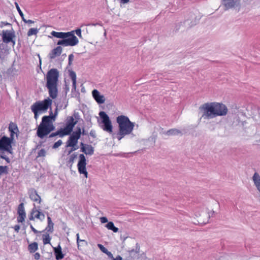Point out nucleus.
<instances>
[{
  "label": "nucleus",
  "mask_w": 260,
  "mask_h": 260,
  "mask_svg": "<svg viewBox=\"0 0 260 260\" xmlns=\"http://www.w3.org/2000/svg\"><path fill=\"white\" fill-rule=\"evenodd\" d=\"M199 109L203 112L202 117L206 119L225 116L228 112V108L224 104L217 102L206 103L202 105Z\"/></svg>",
  "instance_id": "f257e3e1"
},
{
  "label": "nucleus",
  "mask_w": 260,
  "mask_h": 260,
  "mask_svg": "<svg viewBox=\"0 0 260 260\" xmlns=\"http://www.w3.org/2000/svg\"><path fill=\"white\" fill-rule=\"evenodd\" d=\"M58 77L59 72L56 69L50 70L47 74L46 86L48 89L49 96L52 99H55L57 96V83Z\"/></svg>",
  "instance_id": "f03ea898"
},
{
  "label": "nucleus",
  "mask_w": 260,
  "mask_h": 260,
  "mask_svg": "<svg viewBox=\"0 0 260 260\" xmlns=\"http://www.w3.org/2000/svg\"><path fill=\"white\" fill-rule=\"evenodd\" d=\"M116 122L118 124L119 131L117 138L120 140L125 136L132 133L135 127L134 123L131 122L128 117L120 115L117 117Z\"/></svg>",
  "instance_id": "7ed1b4c3"
},
{
  "label": "nucleus",
  "mask_w": 260,
  "mask_h": 260,
  "mask_svg": "<svg viewBox=\"0 0 260 260\" xmlns=\"http://www.w3.org/2000/svg\"><path fill=\"white\" fill-rule=\"evenodd\" d=\"M51 34L54 37L62 39L58 41V45L74 46L79 42L78 38L74 35V31L67 32L52 31Z\"/></svg>",
  "instance_id": "20e7f679"
},
{
  "label": "nucleus",
  "mask_w": 260,
  "mask_h": 260,
  "mask_svg": "<svg viewBox=\"0 0 260 260\" xmlns=\"http://www.w3.org/2000/svg\"><path fill=\"white\" fill-rule=\"evenodd\" d=\"M13 141L14 140L6 136L0 137V157L5 159L7 163L10 162V159L8 155H10L11 158L14 156L12 146Z\"/></svg>",
  "instance_id": "39448f33"
},
{
  "label": "nucleus",
  "mask_w": 260,
  "mask_h": 260,
  "mask_svg": "<svg viewBox=\"0 0 260 260\" xmlns=\"http://www.w3.org/2000/svg\"><path fill=\"white\" fill-rule=\"evenodd\" d=\"M55 115L44 116L43 117L42 122L40 124L37 131L39 137L43 139L45 136L53 131L55 127L52 121L55 120Z\"/></svg>",
  "instance_id": "423d86ee"
},
{
  "label": "nucleus",
  "mask_w": 260,
  "mask_h": 260,
  "mask_svg": "<svg viewBox=\"0 0 260 260\" xmlns=\"http://www.w3.org/2000/svg\"><path fill=\"white\" fill-rule=\"evenodd\" d=\"M81 134V128L80 127H77L76 131L74 132L72 135L69 138V139L66 143V147H72V150L70 152L77 149V148L76 147V146L78 143V140L80 138Z\"/></svg>",
  "instance_id": "0eeeda50"
},
{
  "label": "nucleus",
  "mask_w": 260,
  "mask_h": 260,
  "mask_svg": "<svg viewBox=\"0 0 260 260\" xmlns=\"http://www.w3.org/2000/svg\"><path fill=\"white\" fill-rule=\"evenodd\" d=\"M52 100L48 98L43 101L36 102L34 104V113L37 115V113H42L46 111L51 106Z\"/></svg>",
  "instance_id": "6e6552de"
},
{
  "label": "nucleus",
  "mask_w": 260,
  "mask_h": 260,
  "mask_svg": "<svg viewBox=\"0 0 260 260\" xmlns=\"http://www.w3.org/2000/svg\"><path fill=\"white\" fill-rule=\"evenodd\" d=\"M99 115L102 119V123L104 124L103 130L109 133H112L113 132V126L108 115L105 112L102 111L100 112Z\"/></svg>",
  "instance_id": "1a4fd4ad"
},
{
  "label": "nucleus",
  "mask_w": 260,
  "mask_h": 260,
  "mask_svg": "<svg viewBox=\"0 0 260 260\" xmlns=\"http://www.w3.org/2000/svg\"><path fill=\"white\" fill-rule=\"evenodd\" d=\"M79 160L77 165L79 173L80 174H84L85 177L87 178L88 173L86 169L87 163L84 155L83 154H80L79 156Z\"/></svg>",
  "instance_id": "9d476101"
},
{
  "label": "nucleus",
  "mask_w": 260,
  "mask_h": 260,
  "mask_svg": "<svg viewBox=\"0 0 260 260\" xmlns=\"http://www.w3.org/2000/svg\"><path fill=\"white\" fill-rule=\"evenodd\" d=\"M77 121H74V118L70 116L68 118L66 126L63 128L64 134L69 135L72 132L74 126L76 124Z\"/></svg>",
  "instance_id": "9b49d317"
},
{
  "label": "nucleus",
  "mask_w": 260,
  "mask_h": 260,
  "mask_svg": "<svg viewBox=\"0 0 260 260\" xmlns=\"http://www.w3.org/2000/svg\"><path fill=\"white\" fill-rule=\"evenodd\" d=\"M8 130L10 133V137L9 138L14 140L15 137H18L19 133L17 124L15 123L11 122L9 124Z\"/></svg>",
  "instance_id": "f8f14e48"
},
{
  "label": "nucleus",
  "mask_w": 260,
  "mask_h": 260,
  "mask_svg": "<svg viewBox=\"0 0 260 260\" xmlns=\"http://www.w3.org/2000/svg\"><path fill=\"white\" fill-rule=\"evenodd\" d=\"M14 32L9 30H3L2 31V39L3 41L5 43H9L10 42H13L14 44V41H13V38L14 37Z\"/></svg>",
  "instance_id": "ddd939ff"
},
{
  "label": "nucleus",
  "mask_w": 260,
  "mask_h": 260,
  "mask_svg": "<svg viewBox=\"0 0 260 260\" xmlns=\"http://www.w3.org/2000/svg\"><path fill=\"white\" fill-rule=\"evenodd\" d=\"M226 9L235 8L240 6V0H221Z\"/></svg>",
  "instance_id": "4468645a"
},
{
  "label": "nucleus",
  "mask_w": 260,
  "mask_h": 260,
  "mask_svg": "<svg viewBox=\"0 0 260 260\" xmlns=\"http://www.w3.org/2000/svg\"><path fill=\"white\" fill-rule=\"evenodd\" d=\"M93 99L98 104H103L105 102V98L103 95H101L97 89H94L92 91Z\"/></svg>",
  "instance_id": "2eb2a0df"
},
{
  "label": "nucleus",
  "mask_w": 260,
  "mask_h": 260,
  "mask_svg": "<svg viewBox=\"0 0 260 260\" xmlns=\"http://www.w3.org/2000/svg\"><path fill=\"white\" fill-rule=\"evenodd\" d=\"M81 151L86 155H91L94 153V149L91 145L81 143Z\"/></svg>",
  "instance_id": "dca6fc26"
},
{
  "label": "nucleus",
  "mask_w": 260,
  "mask_h": 260,
  "mask_svg": "<svg viewBox=\"0 0 260 260\" xmlns=\"http://www.w3.org/2000/svg\"><path fill=\"white\" fill-rule=\"evenodd\" d=\"M62 51V49L60 46H57L56 48L52 50L51 52L49 53V57L50 58L53 59L57 56H59Z\"/></svg>",
  "instance_id": "f3484780"
},
{
  "label": "nucleus",
  "mask_w": 260,
  "mask_h": 260,
  "mask_svg": "<svg viewBox=\"0 0 260 260\" xmlns=\"http://www.w3.org/2000/svg\"><path fill=\"white\" fill-rule=\"evenodd\" d=\"M54 251L56 259L59 260L63 258L64 255L62 253L60 246L58 245V247L54 248Z\"/></svg>",
  "instance_id": "a211bd4d"
},
{
  "label": "nucleus",
  "mask_w": 260,
  "mask_h": 260,
  "mask_svg": "<svg viewBox=\"0 0 260 260\" xmlns=\"http://www.w3.org/2000/svg\"><path fill=\"white\" fill-rule=\"evenodd\" d=\"M253 181L257 189L260 192V176L257 173H255L253 176Z\"/></svg>",
  "instance_id": "6ab92c4d"
},
{
  "label": "nucleus",
  "mask_w": 260,
  "mask_h": 260,
  "mask_svg": "<svg viewBox=\"0 0 260 260\" xmlns=\"http://www.w3.org/2000/svg\"><path fill=\"white\" fill-rule=\"evenodd\" d=\"M77 237V243L78 245V248L80 249V247L84 246L87 245V242L85 240H81L79 239V234L78 233L76 235Z\"/></svg>",
  "instance_id": "aec40b11"
},
{
  "label": "nucleus",
  "mask_w": 260,
  "mask_h": 260,
  "mask_svg": "<svg viewBox=\"0 0 260 260\" xmlns=\"http://www.w3.org/2000/svg\"><path fill=\"white\" fill-rule=\"evenodd\" d=\"M70 77L73 82V88L75 90L76 89V74L74 72L71 71L70 73Z\"/></svg>",
  "instance_id": "412c9836"
},
{
  "label": "nucleus",
  "mask_w": 260,
  "mask_h": 260,
  "mask_svg": "<svg viewBox=\"0 0 260 260\" xmlns=\"http://www.w3.org/2000/svg\"><path fill=\"white\" fill-rule=\"evenodd\" d=\"M64 131H63V128H60L59 130L57 131V132L51 134L49 135V137L50 138L53 137H55V136H56L58 135H59L60 137H62L64 136H67V135L64 134Z\"/></svg>",
  "instance_id": "4be33fe9"
},
{
  "label": "nucleus",
  "mask_w": 260,
  "mask_h": 260,
  "mask_svg": "<svg viewBox=\"0 0 260 260\" xmlns=\"http://www.w3.org/2000/svg\"><path fill=\"white\" fill-rule=\"evenodd\" d=\"M106 227L108 229L113 231L114 233L118 231V229L114 226V223L110 221L106 225Z\"/></svg>",
  "instance_id": "5701e85b"
},
{
  "label": "nucleus",
  "mask_w": 260,
  "mask_h": 260,
  "mask_svg": "<svg viewBox=\"0 0 260 260\" xmlns=\"http://www.w3.org/2000/svg\"><path fill=\"white\" fill-rule=\"evenodd\" d=\"M18 214H26L24 210V204L21 203L18 206L17 209Z\"/></svg>",
  "instance_id": "b1692460"
},
{
  "label": "nucleus",
  "mask_w": 260,
  "mask_h": 260,
  "mask_svg": "<svg viewBox=\"0 0 260 260\" xmlns=\"http://www.w3.org/2000/svg\"><path fill=\"white\" fill-rule=\"evenodd\" d=\"M50 238L48 234L43 235V242L44 244L50 243Z\"/></svg>",
  "instance_id": "393cba45"
},
{
  "label": "nucleus",
  "mask_w": 260,
  "mask_h": 260,
  "mask_svg": "<svg viewBox=\"0 0 260 260\" xmlns=\"http://www.w3.org/2000/svg\"><path fill=\"white\" fill-rule=\"evenodd\" d=\"M35 217L40 220H43L45 219V215L41 212L37 211V213L35 215Z\"/></svg>",
  "instance_id": "a878e982"
},
{
  "label": "nucleus",
  "mask_w": 260,
  "mask_h": 260,
  "mask_svg": "<svg viewBox=\"0 0 260 260\" xmlns=\"http://www.w3.org/2000/svg\"><path fill=\"white\" fill-rule=\"evenodd\" d=\"M180 132L176 129H171L167 132V134L169 135H176L180 134Z\"/></svg>",
  "instance_id": "bb28decb"
},
{
  "label": "nucleus",
  "mask_w": 260,
  "mask_h": 260,
  "mask_svg": "<svg viewBox=\"0 0 260 260\" xmlns=\"http://www.w3.org/2000/svg\"><path fill=\"white\" fill-rule=\"evenodd\" d=\"M17 221L18 222H22L24 221L26 218V214H18Z\"/></svg>",
  "instance_id": "cd10ccee"
},
{
  "label": "nucleus",
  "mask_w": 260,
  "mask_h": 260,
  "mask_svg": "<svg viewBox=\"0 0 260 260\" xmlns=\"http://www.w3.org/2000/svg\"><path fill=\"white\" fill-rule=\"evenodd\" d=\"M8 173V167L0 166V176Z\"/></svg>",
  "instance_id": "c85d7f7f"
},
{
  "label": "nucleus",
  "mask_w": 260,
  "mask_h": 260,
  "mask_svg": "<svg viewBox=\"0 0 260 260\" xmlns=\"http://www.w3.org/2000/svg\"><path fill=\"white\" fill-rule=\"evenodd\" d=\"M48 220V226L49 228V230H52L53 228L54 223L52 222L51 220V218L50 216L47 217Z\"/></svg>",
  "instance_id": "c756f323"
},
{
  "label": "nucleus",
  "mask_w": 260,
  "mask_h": 260,
  "mask_svg": "<svg viewBox=\"0 0 260 260\" xmlns=\"http://www.w3.org/2000/svg\"><path fill=\"white\" fill-rule=\"evenodd\" d=\"M15 5L16 7V8H17V11H18V13H19V15H20V16L21 17L22 19H24V15H23V14L22 12L21 11V9H20V7H19V5H18V3H16V2H15Z\"/></svg>",
  "instance_id": "7c9ffc66"
},
{
  "label": "nucleus",
  "mask_w": 260,
  "mask_h": 260,
  "mask_svg": "<svg viewBox=\"0 0 260 260\" xmlns=\"http://www.w3.org/2000/svg\"><path fill=\"white\" fill-rule=\"evenodd\" d=\"M62 144V141L61 140H59L56 142H55L54 145H53L52 148L53 149H56L58 147H59L60 146H61Z\"/></svg>",
  "instance_id": "2f4dec72"
},
{
  "label": "nucleus",
  "mask_w": 260,
  "mask_h": 260,
  "mask_svg": "<svg viewBox=\"0 0 260 260\" xmlns=\"http://www.w3.org/2000/svg\"><path fill=\"white\" fill-rule=\"evenodd\" d=\"M46 151L44 149H41L39 152H38V155L37 157H44L46 155Z\"/></svg>",
  "instance_id": "473e14b6"
},
{
  "label": "nucleus",
  "mask_w": 260,
  "mask_h": 260,
  "mask_svg": "<svg viewBox=\"0 0 260 260\" xmlns=\"http://www.w3.org/2000/svg\"><path fill=\"white\" fill-rule=\"evenodd\" d=\"M98 247L100 248L101 250L104 253H107L108 250L102 244H99Z\"/></svg>",
  "instance_id": "72a5a7b5"
},
{
  "label": "nucleus",
  "mask_w": 260,
  "mask_h": 260,
  "mask_svg": "<svg viewBox=\"0 0 260 260\" xmlns=\"http://www.w3.org/2000/svg\"><path fill=\"white\" fill-rule=\"evenodd\" d=\"M34 201L38 202L39 203H41V197L37 193L35 194V196L34 198Z\"/></svg>",
  "instance_id": "f704fd0d"
},
{
  "label": "nucleus",
  "mask_w": 260,
  "mask_h": 260,
  "mask_svg": "<svg viewBox=\"0 0 260 260\" xmlns=\"http://www.w3.org/2000/svg\"><path fill=\"white\" fill-rule=\"evenodd\" d=\"M75 32L76 35L79 36L80 38H81L82 34H81V30L80 28H78L75 30Z\"/></svg>",
  "instance_id": "c9c22d12"
},
{
  "label": "nucleus",
  "mask_w": 260,
  "mask_h": 260,
  "mask_svg": "<svg viewBox=\"0 0 260 260\" xmlns=\"http://www.w3.org/2000/svg\"><path fill=\"white\" fill-rule=\"evenodd\" d=\"M100 221L102 223H106L108 222V219L106 217H102L100 218Z\"/></svg>",
  "instance_id": "e433bc0d"
},
{
  "label": "nucleus",
  "mask_w": 260,
  "mask_h": 260,
  "mask_svg": "<svg viewBox=\"0 0 260 260\" xmlns=\"http://www.w3.org/2000/svg\"><path fill=\"white\" fill-rule=\"evenodd\" d=\"M14 229L16 232H18L20 230V226L19 225H15L14 226Z\"/></svg>",
  "instance_id": "4c0bfd02"
},
{
  "label": "nucleus",
  "mask_w": 260,
  "mask_h": 260,
  "mask_svg": "<svg viewBox=\"0 0 260 260\" xmlns=\"http://www.w3.org/2000/svg\"><path fill=\"white\" fill-rule=\"evenodd\" d=\"M28 250L30 253L32 252V243H30L29 244Z\"/></svg>",
  "instance_id": "58836bf2"
},
{
  "label": "nucleus",
  "mask_w": 260,
  "mask_h": 260,
  "mask_svg": "<svg viewBox=\"0 0 260 260\" xmlns=\"http://www.w3.org/2000/svg\"><path fill=\"white\" fill-rule=\"evenodd\" d=\"M23 21L25 22V23H32V20H26V19L24 18L22 19Z\"/></svg>",
  "instance_id": "ea45409f"
},
{
  "label": "nucleus",
  "mask_w": 260,
  "mask_h": 260,
  "mask_svg": "<svg viewBox=\"0 0 260 260\" xmlns=\"http://www.w3.org/2000/svg\"><path fill=\"white\" fill-rule=\"evenodd\" d=\"M28 36H31L32 35V28H30L27 32Z\"/></svg>",
  "instance_id": "a19ab883"
},
{
  "label": "nucleus",
  "mask_w": 260,
  "mask_h": 260,
  "mask_svg": "<svg viewBox=\"0 0 260 260\" xmlns=\"http://www.w3.org/2000/svg\"><path fill=\"white\" fill-rule=\"evenodd\" d=\"M35 258L36 259H38L40 258V254L39 253H36L34 254Z\"/></svg>",
  "instance_id": "79ce46f5"
},
{
  "label": "nucleus",
  "mask_w": 260,
  "mask_h": 260,
  "mask_svg": "<svg viewBox=\"0 0 260 260\" xmlns=\"http://www.w3.org/2000/svg\"><path fill=\"white\" fill-rule=\"evenodd\" d=\"M112 260H122V258L120 255H118L115 258H113Z\"/></svg>",
  "instance_id": "37998d69"
},
{
  "label": "nucleus",
  "mask_w": 260,
  "mask_h": 260,
  "mask_svg": "<svg viewBox=\"0 0 260 260\" xmlns=\"http://www.w3.org/2000/svg\"><path fill=\"white\" fill-rule=\"evenodd\" d=\"M38 248V244L36 242H34V251Z\"/></svg>",
  "instance_id": "c03bdc74"
},
{
  "label": "nucleus",
  "mask_w": 260,
  "mask_h": 260,
  "mask_svg": "<svg viewBox=\"0 0 260 260\" xmlns=\"http://www.w3.org/2000/svg\"><path fill=\"white\" fill-rule=\"evenodd\" d=\"M29 219L30 220H32V211L30 213V215H29Z\"/></svg>",
  "instance_id": "a18cd8bd"
},
{
  "label": "nucleus",
  "mask_w": 260,
  "mask_h": 260,
  "mask_svg": "<svg viewBox=\"0 0 260 260\" xmlns=\"http://www.w3.org/2000/svg\"><path fill=\"white\" fill-rule=\"evenodd\" d=\"M74 157H75L74 156H72L70 157V160H69V161H70V162H73V160H74Z\"/></svg>",
  "instance_id": "49530a36"
},
{
  "label": "nucleus",
  "mask_w": 260,
  "mask_h": 260,
  "mask_svg": "<svg viewBox=\"0 0 260 260\" xmlns=\"http://www.w3.org/2000/svg\"><path fill=\"white\" fill-rule=\"evenodd\" d=\"M72 56H73L72 54H71V55H69V59L70 61H71V60H72L71 57H72Z\"/></svg>",
  "instance_id": "de8ad7c7"
},
{
  "label": "nucleus",
  "mask_w": 260,
  "mask_h": 260,
  "mask_svg": "<svg viewBox=\"0 0 260 260\" xmlns=\"http://www.w3.org/2000/svg\"><path fill=\"white\" fill-rule=\"evenodd\" d=\"M40 113H37V115L36 116V114H35V118L36 119H37L38 118V115L40 114Z\"/></svg>",
  "instance_id": "09e8293b"
},
{
  "label": "nucleus",
  "mask_w": 260,
  "mask_h": 260,
  "mask_svg": "<svg viewBox=\"0 0 260 260\" xmlns=\"http://www.w3.org/2000/svg\"><path fill=\"white\" fill-rule=\"evenodd\" d=\"M33 31H34V34H36L37 33V30L36 29H34Z\"/></svg>",
  "instance_id": "8fccbe9b"
},
{
  "label": "nucleus",
  "mask_w": 260,
  "mask_h": 260,
  "mask_svg": "<svg viewBox=\"0 0 260 260\" xmlns=\"http://www.w3.org/2000/svg\"><path fill=\"white\" fill-rule=\"evenodd\" d=\"M30 227L31 229L32 230L33 226L31 224H30Z\"/></svg>",
  "instance_id": "3c124183"
},
{
  "label": "nucleus",
  "mask_w": 260,
  "mask_h": 260,
  "mask_svg": "<svg viewBox=\"0 0 260 260\" xmlns=\"http://www.w3.org/2000/svg\"><path fill=\"white\" fill-rule=\"evenodd\" d=\"M33 231H34V233H36L37 232V231L34 228L33 229Z\"/></svg>",
  "instance_id": "603ef678"
},
{
  "label": "nucleus",
  "mask_w": 260,
  "mask_h": 260,
  "mask_svg": "<svg viewBox=\"0 0 260 260\" xmlns=\"http://www.w3.org/2000/svg\"><path fill=\"white\" fill-rule=\"evenodd\" d=\"M30 109L31 110V111H32V105H31V106H30Z\"/></svg>",
  "instance_id": "864d4df0"
}]
</instances>
